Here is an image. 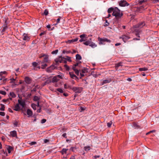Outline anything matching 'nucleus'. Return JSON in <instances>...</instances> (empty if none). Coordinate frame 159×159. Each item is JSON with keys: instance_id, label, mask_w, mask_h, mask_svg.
I'll use <instances>...</instances> for the list:
<instances>
[{"instance_id": "f257e3e1", "label": "nucleus", "mask_w": 159, "mask_h": 159, "mask_svg": "<svg viewBox=\"0 0 159 159\" xmlns=\"http://www.w3.org/2000/svg\"><path fill=\"white\" fill-rule=\"evenodd\" d=\"M48 55L45 54L43 53L41 54L39 56V58H41L43 57V59L40 61V63L41 64H43L41 65L42 68L44 69L47 66V63L50 62V60H49L48 58Z\"/></svg>"}, {"instance_id": "f03ea898", "label": "nucleus", "mask_w": 159, "mask_h": 159, "mask_svg": "<svg viewBox=\"0 0 159 159\" xmlns=\"http://www.w3.org/2000/svg\"><path fill=\"white\" fill-rule=\"evenodd\" d=\"M66 61H68L69 62L71 61L70 58L68 57H67V59L62 57L61 56L55 59V63L54 64L55 65L57 66L60 63H66Z\"/></svg>"}, {"instance_id": "7ed1b4c3", "label": "nucleus", "mask_w": 159, "mask_h": 159, "mask_svg": "<svg viewBox=\"0 0 159 159\" xmlns=\"http://www.w3.org/2000/svg\"><path fill=\"white\" fill-rule=\"evenodd\" d=\"M112 15L115 16L117 19H119L122 16L123 14L118 8L115 7Z\"/></svg>"}, {"instance_id": "20e7f679", "label": "nucleus", "mask_w": 159, "mask_h": 159, "mask_svg": "<svg viewBox=\"0 0 159 159\" xmlns=\"http://www.w3.org/2000/svg\"><path fill=\"white\" fill-rule=\"evenodd\" d=\"M22 38L23 40L26 42H28L31 39V36L30 34L24 33L22 35Z\"/></svg>"}, {"instance_id": "39448f33", "label": "nucleus", "mask_w": 159, "mask_h": 159, "mask_svg": "<svg viewBox=\"0 0 159 159\" xmlns=\"http://www.w3.org/2000/svg\"><path fill=\"white\" fill-rule=\"evenodd\" d=\"M72 90L76 93H80L83 90V88L81 87H74L72 88Z\"/></svg>"}, {"instance_id": "423d86ee", "label": "nucleus", "mask_w": 159, "mask_h": 159, "mask_svg": "<svg viewBox=\"0 0 159 159\" xmlns=\"http://www.w3.org/2000/svg\"><path fill=\"white\" fill-rule=\"evenodd\" d=\"M98 40L99 41V43L100 45L104 44L103 43L105 42H108V43H110L111 42V41L110 40H109L107 38L102 39V38H100L99 37L98 38Z\"/></svg>"}, {"instance_id": "0eeeda50", "label": "nucleus", "mask_w": 159, "mask_h": 159, "mask_svg": "<svg viewBox=\"0 0 159 159\" xmlns=\"http://www.w3.org/2000/svg\"><path fill=\"white\" fill-rule=\"evenodd\" d=\"M145 25V23L144 21H141L138 24L134 25V28H141Z\"/></svg>"}, {"instance_id": "6e6552de", "label": "nucleus", "mask_w": 159, "mask_h": 159, "mask_svg": "<svg viewBox=\"0 0 159 159\" xmlns=\"http://www.w3.org/2000/svg\"><path fill=\"white\" fill-rule=\"evenodd\" d=\"M18 104H19V105H20L22 108H25V101L22 100L21 98H20L18 100Z\"/></svg>"}, {"instance_id": "1a4fd4ad", "label": "nucleus", "mask_w": 159, "mask_h": 159, "mask_svg": "<svg viewBox=\"0 0 159 159\" xmlns=\"http://www.w3.org/2000/svg\"><path fill=\"white\" fill-rule=\"evenodd\" d=\"M87 35L85 34H83L80 35V37L81 38V39L79 40L80 42L85 41L87 40Z\"/></svg>"}, {"instance_id": "9d476101", "label": "nucleus", "mask_w": 159, "mask_h": 159, "mask_svg": "<svg viewBox=\"0 0 159 159\" xmlns=\"http://www.w3.org/2000/svg\"><path fill=\"white\" fill-rule=\"evenodd\" d=\"M119 5L121 7H125V6H128L129 4L125 1H121L119 2Z\"/></svg>"}, {"instance_id": "9b49d317", "label": "nucleus", "mask_w": 159, "mask_h": 159, "mask_svg": "<svg viewBox=\"0 0 159 159\" xmlns=\"http://www.w3.org/2000/svg\"><path fill=\"white\" fill-rule=\"evenodd\" d=\"M120 38L122 39L123 41L125 43L130 38V37L127 35H123Z\"/></svg>"}, {"instance_id": "f8f14e48", "label": "nucleus", "mask_w": 159, "mask_h": 159, "mask_svg": "<svg viewBox=\"0 0 159 159\" xmlns=\"http://www.w3.org/2000/svg\"><path fill=\"white\" fill-rule=\"evenodd\" d=\"M40 64V62H39L38 63L36 62H34L32 63V65L34 67V69H35L36 68H38L39 69L40 68V66H39Z\"/></svg>"}, {"instance_id": "ddd939ff", "label": "nucleus", "mask_w": 159, "mask_h": 159, "mask_svg": "<svg viewBox=\"0 0 159 159\" xmlns=\"http://www.w3.org/2000/svg\"><path fill=\"white\" fill-rule=\"evenodd\" d=\"M10 134L12 137L17 138V133L16 131L13 130L11 131Z\"/></svg>"}, {"instance_id": "4468645a", "label": "nucleus", "mask_w": 159, "mask_h": 159, "mask_svg": "<svg viewBox=\"0 0 159 159\" xmlns=\"http://www.w3.org/2000/svg\"><path fill=\"white\" fill-rule=\"evenodd\" d=\"M111 81V78H108L103 80L102 82V84L103 85L104 84L108 83H110Z\"/></svg>"}, {"instance_id": "2eb2a0df", "label": "nucleus", "mask_w": 159, "mask_h": 159, "mask_svg": "<svg viewBox=\"0 0 159 159\" xmlns=\"http://www.w3.org/2000/svg\"><path fill=\"white\" fill-rule=\"evenodd\" d=\"M14 110L16 111H19L20 110V108L19 104L17 103L16 104L14 107Z\"/></svg>"}, {"instance_id": "dca6fc26", "label": "nucleus", "mask_w": 159, "mask_h": 159, "mask_svg": "<svg viewBox=\"0 0 159 159\" xmlns=\"http://www.w3.org/2000/svg\"><path fill=\"white\" fill-rule=\"evenodd\" d=\"M69 74L70 75V77L71 78L75 79V80H76L77 79H78L77 76L75 75L74 74L73 72H69Z\"/></svg>"}, {"instance_id": "f3484780", "label": "nucleus", "mask_w": 159, "mask_h": 159, "mask_svg": "<svg viewBox=\"0 0 159 159\" xmlns=\"http://www.w3.org/2000/svg\"><path fill=\"white\" fill-rule=\"evenodd\" d=\"M61 76L60 75H58L53 78L52 82H57L59 80L58 78H60Z\"/></svg>"}, {"instance_id": "a211bd4d", "label": "nucleus", "mask_w": 159, "mask_h": 159, "mask_svg": "<svg viewBox=\"0 0 159 159\" xmlns=\"http://www.w3.org/2000/svg\"><path fill=\"white\" fill-rule=\"evenodd\" d=\"M25 81L27 84H30L31 82V80L29 77H25Z\"/></svg>"}, {"instance_id": "6ab92c4d", "label": "nucleus", "mask_w": 159, "mask_h": 159, "mask_svg": "<svg viewBox=\"0 0 159 159\" xmlns=\"http://www.w3.org/2000/svg\"><path fill=\"white\" fill-rule=\"evenodd\" d=\"M122 63H123L122 62H120L118 63L115 64V68L116 69V70H118L119 67L122 66Z\"/></svg>"}, {"instance_id": "aec40b11", "label": "nucleus", "mask_w": 159, "mask_h": 159, "mask_svg": "<svg viewBox=\"0 0 159 159\" xmlns=\"http://www.w3.org/2000/svg\"><path fill=\"white\" fill-rule=\"evenodd\" d=\"M144 10V7L143 6H142L138 7L137 9V11L138 12L141 13Z\"/></svg>"}, {"instance_id": "412c9836", "label": "nucleus", "mask_w": 159, "mask_h": 159, "mask_svg": "<svg viewBox=\"0 0 159 159\" xmlns=\"http://www.w3.org/2000/svg\"><path fill=\"white\" fill-rule=\"evenodd\" d=\"M92 41L91 39H90L88 40H86L85 42L83 43V44L86 45L88 46L90 45V43Z\"/></svg>"}, {"instance_id": "4be33fe9", "label": "nucleus", "mask_w": 159, "mask_h": 159, "mask_svg": "<svg viewBox=\"0 0 159 159\" xmlns=\"http://www.w3.org/2000/svg\"><path fill=\"white\" fill-rule=\"evenodd\" d=\"M78 40V38H76L75 39H72V40H68L67 41V42L69 43H71L77 41Z\"/></svg>"}, {"instance_id": "5701e85b", "label": "nucleus", "mask_w": 159, "mask_h": 159, "mask_svg": "<svg viewBox=\"0 0 159 159\" xmlns=\"http://www.w3.org/2000/svg\"><path fill=\"white\" fill-rule=\"evenodd\" d=\"M87 72V70L86 69H83L81 71V72L80 73V75L81 77H83L84 76V73L86 72Z\"/></svg>"}, {"instance_id": "b1692460", "label": "nucleus", "mask_w": 159, "mask_h": 159, "mask_svg": "<svg viewBox=\"0 0 159 159\" xmlns=\"http://www.w3.org/2000/svg\"><path fill=\"white\" fill-rule=\"evenodd\" d=\"M115 9V7H111L108 8L107 10V12L109 14H110L112 12L113 13L114 10Z\"/></svg>"}, {"instance_id": "393cba45", "label": "nucleus", "mask_w": 159, "mask_h": 159, "mask_svg": "<svg viewBox=\"0 0 159 159\" xmlns=\"http://www.w3.org/2000/svg\"><path fill=\"white\" fill-rule=\"evenodd\" d=\"M51 82L52 81L48 79L46 81L42 84V85L43 86H44L47 84L51 83Z\"/></svg>"}, {"instance_id": "a878e982", "label": "nucleus", "mask_w": 159, "mask_h": 159, "mask_svg": "<svg viewBox=\"0 0 159 159\" xmlns=\"http://www.w3.org/2000/svg\"><path fill=\"white\" fill-rule=\"evenodd\" d=\"M27 114L29 116H31L33 115V112L30 110L28 109L27 110Z\"/></svg>"}, {"instance_id": "bb28decb", "label": "nucleus", "mask_w": 159, "mask_h": 159, "mask_svg": "<svg viewBox=\"0 0 159 159\" xmlns=\"http://www.w3.org/2000/svg\"><path fill=\"white\" fill-rule=\"evenodd\" d=\"M72 69L75 71V74L78 76L79 75V71L78 70L76 69L75 67H72Z\"/></svg>"}, {"instance_id": "cd10ccee", "label": "nucleus", "mask_w": 159, "mask_h": 159, "mask_svg": "<svg viewBox=\"0 0 159 159\" xmlns=\"http://www.w3.org/2000/svg\"><path fill=\"white\" fill-rule=\"evenodd\" d=\"M68 150V149L66 148H63L61 151V152L62 154H66V152Z\"/></svg>"}, {"instance_id": "c85d7f7f", "label": "nucleus", "mask_w": 159, "mask_h": 159, "mask_svg": "<svg viewBox=\"0 0 159 159\" xmlns=\"http://www.w3.org/2000/svg\"><path fill=\"white\" fill-rule=\"evenodd\" d=\"M147 70H148V68L146 67L140 68H139V70L140 71H147Z\"/></svg>"}, {"instance_id": "c756f323", "label": "nucleus", "mask_w": 159, "mask_h": 159, "mask_svg": "<svg viewBox=\"0 0 159 159\" xmlns=\"http://www.w3.org/2000/svg\"><path fill=\"white\" fill-rule=\"evenodd\" d=\"M15 74L16 76L15 78L14 79L13 78H12L10 79V80L11 81V83H14L16 80V79L17 78V75L16 73H15Z\"/></svg>"}, {"instance_id": "7c9ffc66", "label": "nucleus", "mask_w": 159, "mask_h": 159, "mask_svg": "<svg viewBox=\"0 0 159 159\" xmlns=\"http://www.w3.org/2000/svg\"><path fill=\"white\" fill-rule=\"evenodd\" d=\"M3 27L2 29V31L4 32L6 31V30L7 29V24H4L3 25Z\"/></svg>"}, {"instance_id": "2f4dec72", "label": "nucleus", "mask_w": 159, "mask_h": 159, "mask_svg": "<svg viewBox=\"0 0 159 159\" xmlns=\"http://www.w3.org/2000/svg\"><path fill=\"white\" fill-rule=\"evenodd\" d=\"M89 46L93 48L96 47L97 46V45L91 41L90 44Z\"/></svg>"}, {"instance_id": "473e14b6", "label": "nucleus", "mask_w": 159, "mask_h": 159, "mask_svg": "<svg viewBox=\"0 0 159 159\" xmlns=\"http://www.w3.org/2000/svg\"><path fill=\"white\" fill-rule=\"evenodd\" d=\"M10 96L12 98H15L16 97L15 94L13 92H11L10 93Z\"/></svg>"}, {"instance_id": "72a5a7b5", "label": "nucleus", "mask_w": 159, "mask_h": 159, "mask_svg": "<svg viewBox=\"0 0 159 159\" xmlns=\"http://www.w3.org/2000/svg\"><path fill=\"white\" fill-rule=\"evenodd\" d=\"M76 60H80L81 59L82 57L80 55L77 54L76 55Z\"/></svg>"}, {"instance_id": "f704fd0d", "label": "nucleus", "mask_w": 159, "mask_h": 159, "mask_svg": "<svg viewBox=\"0 0 159 159\" xmlns=\"http://www.w3.org/2000/svg\"><path fill=\"white\" fill-rule=\"evenodd\" d=\"M48 76L45 75H43L41 77V80H46L47 79H48Z\"/></svg>"}, {"instance_id": "c9c22d12", "label": "nucleus", "mask_w": 159, "mask_h": 159, "mask_svg": "<svg viewBox=\"0 0 159 159\" xmlns=\"http://www.w3.org/2000/svg\"><path fill=\"white\" fill-rule=\"evenodd\" d=\"M56 67L54 65H52L48 69V70H53Z\"/></svg>"}, {"instance_id": "e433bc0d", "label": "nucleus", "mask_w": 159, "mask_h": 159, "mask_svg": "<svg viewBox=\"0 0 159 159\" xmlns=\"http://www.w3.org/2000/svg\"><path fill=\"white\" fill-rule=\"evenodd\" d=\"M84 149L85 151H88L90 149V147L89 146H85L84 147Z\"/></svg>"}, {"instance_id": "4c0bfd02", "label": "nucleus", "mask_w": 159, "mask_h": 159, "mask_svg": "<svg viewBox=\"0 0 159 159\" xmlns=\"http://www.w3.org/2000/svg\"><path fill=\"white\" fill-rule=\"evenodd\" d=\"M0 105L1 106V107L0 108V110L1 111H3L5 110V106L3 104H1Z\"/></svg>"}, {"instance_id": "58836bf2", "label": "nucleus", "mask_w": 159, "mask_h": 159, "mask_svg": "<svg viewBox=\"0 0 159 159\" xmlns=\"http://www.w3.org/2000/svg\"><path fill=\"white\" fill-rule=\"evenodd\" d=\"M37 105L36 104L33 103L31 104V107L34 110H36V109Z\"/></svg>"}, {"instance_id": "ea45409f", "label": "nucleus", "mask_w": 159, "mask_h": 159, "mask_svg": "<svg viewBox=\"0 0 159 159\" xmlns=\"http://www.w3.org/2000/svg\"><path fill=\"white\" fill-rule=\"evenodd\" d=\"M12 149L11 147L9 146L7 149L8 152L9 153H10L11 152V150Z\"/></svg>"}, {"instance_id": "a19ab883", "label": "nucleus", "mask_w": 159, "mask_h": 159, "mask_svg": "<svg viewBox=\"0 0 159 159\" xmlns=\"http://www.w3.org/2000/svg\"><path fill=\"white\" fill-rule=\"evenodd\" d=\"M112 122L111 121H110V122L107 123V125L108 127H110L112 124Z\"/></svg>"}, {"instance_id": "79ce46f5", "label": "nucleus", "mask_w": 159, "mask_h": 159, "mask_svg": "<svg viewBox=\"0 0 159 159\" xmlns=\"http://www.w3.org/2000/svg\"><path fill=\"white\" fill-rule=\"evenodd\" d=\"M19 122L17 121H15L14 123L13 124L15 127H16L17 126Z\"/></svg>"}, {"instance_id": "37998d69", "label": "nucleus", "mask_w": 159, "mask_h": 159, "mask_svg": "<svg viewBox=\"0 0 159 159\" xmlns=\"http://www.w3.org/2000/svg\"><path fill=\"white\" fill-rule=\"evenodd\" d=\"M0 94L3 95H5L6 94V93L4 91L0 90Z\"/></svg>"}, {"instance_id": "c03bdc74", "label": "nucleus", "mask_w": 159, "mask_h": 159, "mask_svg": "<svg viewBox=\"0 0 159 159\" xmlns=\"http://www.w3.org/2000/svg\"><path fill=\"white\" fill-rule=\"evenodd\" d=\"M64 67L67 70H70V67L67 65L65 64L64 65Z\"/></svg>"}, {"instance_id": "a18cd8bd", "label": "nucleus", "mask_w": 159, "mask_h": 159, "mask_svg": "<svg viewBox=\"0 0 159 159\" xmlns=\"http://www.w3.org/2000/svg\"><path fill=\"white\" fill-rule=\"evenodd\" d=\"M58 52V50L57 49L55 51H53L51 53L52 54H56Z\"/></svg>"}, {"instance_id": "49530a36", "label": "nucleus", "mask_w": 159, "mask_h": 159, "mask_svg": "<svg viewBox=\"0 0 159 159\" xmlns=\"http://www.w3.org/2000/svg\"><path fill=\"white\" fill-rule=\"evenodd\" d=\"M7 72L5 71H2L0 72V76H2L3 74H6Z\"/></svg>"}, {"instance_id": "de8ad7c7", "label": "nucleus", "mask_w": 159, "mask_h": 159, "mask_svg": "<svg viewBox=\"0 0 159 159\" xmlns=\"http://www.w3.org/2000/svg\"><path fill=\"white\" fill-rule=\"evenodd\" d=\"M57 90L60 93H63V90L61 89L58 88L57 89Z\"/></svg>"}, {"instance_id": "09e8293b", "label": "nucleus", "mask_w": 159, "mask_h": 159, "mask_svg": "<svg viewBox=\"0 0 159 159\" xmlns=\"http://www.w3.org/2000/svg\"><path fill=\"white\" fill-rule=\"evenodd\" d=\"M139 33H140V31H136V33H135L136 35L139 38L140 37V36H139Z\"/></svg>"}, {"instance_id": "8fccbe9b", "label": "nucleus", "mask_w": 159, "mask_h": 159, "mask_svg": "<svg viewBox=\"0 0 159 159\" xmlns=\"http://www.w3.org/2000/svg\"><path fill=\"white\" fill-rule=\"evenodd\" d=\"M76 149V148L74 147H71L70 148V150L72 152H75V150Z\"/></svg>"}, {"instance_id": "3c124183", "label": "nucleus", "mask_w": 159, "mask_h": 159, "mask_svg": "<svg viewBox=\"0 0 159 159\" xmlns=\"http://www.w3.org/2000/svg\"><path fill=\"white\" fill-rule=\"evenodd\" d=\"M109 25V23L107 22V21L106 20L105 24L104 25V26H107Z\"/></svg>"}, {"instance_id": "603ef678", "label": "nucleus", "mask_w": 159, "mask_h": 159, "mask_svg": "<svg viewBox=\"0 0 159 159\" xmlns=\"http://www.w3.org/2000/svg\"><path fill=\"white\" fill-rule=\"evenodd\" d=\"M155 132V130H152V131H150L149 132H148L146 134V135H147L148 134H150L151 133H153V132Z\"/></svg>"}, {"instance_id": "864d4df0", "label": "nucleus", "mask_w": 159, "mask_h": 159, "mask_svg": "<svg viewBox=\"0 0 159 159\" xmlns=\"http://www.w3.org/2000/svg\"><path fill=\"white\" fill-rule=\"evenodd\" d=\"M48 13V11L46 9L45 10L44 12V14L45 15H47Z\"/></svg>"}, {"instance_id": "5fc2aeb1", "label": "nucleus", "mask_w": 159, "mask_h": 159, "mask_svg": "<svg viewBox=\"0 0 159 159\" xmlns=\"http://www.w3.org/2000/svg\"><path fill=\"white\" fill-rule=\"evenodd\" d=\"M5 113L4 112H0V115L2 116H5Z\"/></svg>"}, {"instance_id": "6e6d98bb", "label": "nucleus", "mask_w": 159, "mask_h": 159, "mask_svg": "<svg viewBox=\"0 0 159 159\" xmlns=\"http://www.w3.org/2000/svg\"><path fill=\"white\" fill-rule=\"evenodd\" d=\"M60 17L57 20V23L56 24V25H57L58 24L60 23Z\"/></svg>"}, {"instance_id": "4d7b16f0", "label": "nucleus", "mask_w": 159, "mask_h": 159, "mask_svg": "<svg viewBox=\"0 0 159 159\" xmlns=\"http://www.w3.org/2000/svg\"><path fill=\"white\" fill-rule=\"evenodd\" d=\"M46 120L45 119H43L41 120V123H43L46 122Z\"/></svg>"}, {"instance_id": "13d9d810", "label": "nucleus", "mask_w": 159, "mask_h": 159, "mask_svg": "<svg viewBox=\"0 0 159 159\" xmlns=\"http://www.w3.org/2000/svg\"><path fill=\"white\" fill-rule=\"evenodd\" d=\"M46 33V32L45 31H44V32H43L41 33L39 35H40V36H42L43 35L45 34Z\"/></svg>"}, {"instance_id": "bf43d9fd", "label": "nucleus", "mask_w": 159, "mask_h": 159, "mask_svg": "<svg viewBox=\"0 0 159 159\" xmlns=\"http://www.w3.org/2000/svg\"><path fill=\"white\" fill-rule=\"evenodd\" d=\"M38 99L39 98L38 97L35 96L34 97V100L37 101L38 100Z\"/></svg>"}, {"instance_id": "052dcab7", "label": "nucleus", "mask_w": 159, "mask_h": 159, "mask_svg": "<svg viewBox=\"0 0 159 159\" xmlns=\"http://www.w3.org/2000/svg\"><path fill=\"white\" fill-rule=\"evenodd\" d=\"M79 64V63H78L75 64L73 65V67L74 66L76 68V67L78 66Z\"/></svg>"}, {"instance_id": "680f3d73", "label": "nucleus", "mask_w": 159, "mask_h": 159, "mask_svg": "<svg viewBox=\"0 0 159 159\" xmlns=\"http://www.w3.org/2000/svg\"><path fill=\"white\" fill-rule=\"evenodd\" d=\"M1 139H2V140L3 141H5L6 139L5 137L3 136L2 137Z\"/></svg>"}, {"instance_id": "e2e57ef3", "label": "nucleus", "mask_w": 159, "mask_h": 159, "mask_svg": "<svg viewBox=\"0 0 159 159\" xmlns=\"http://www.w3.org/2000/svg\"><path fill=\"white\" fill-rule=\"evenodd\" d=\"M36 143V142H32L30 143V144L31 145H33L35 144Z\"/></svg>"}, {"instance_id": "0e129e2a", "label": "nucleus", "mask_w": 159, "mask_h": 159, "mask_svg": "<svg viewBox=\"0 0 159 159\" xmlns=\"http://www.w3.org/2000/svg\"><path fill=\"white\" fill-rule=\"evenodd\" d=\"M62 136L66 138V133H64L62 134Z\"/></svg>"}, {"instance_id": "69168bd1", "label": "nucleus", "mask_w": 159, "mask_h": 159, "mask_svg": "<svg viewBox=\"0 0 159 159\" xmlns=\"http://www.w3.org/2000/svg\"><path fill=\"white\" fill-rule=\"evenodd\" d=\"M44 142L45 143H46L49 142V140L47 139H44Z\"/></svg>"}, {"instance_id": "338daca9", "label": "nucleus", "mask_w": 159, "mask_h": 159, "mask_svg": "<svg viewBox=\"0 0 159 159\" xmlns=\"http://www.w3.org/2000/svg\"><path fill=\"white\" fill-rule=\"evenodd\" d=\"M80 109L81 110V111H83L85 110V109L83 107H80Z\"/></svg>"}, {"instance_id": "774afa93", "label": "nucleus", "mask_w": 159, "mask_h": 159, "mask_svg": "<svg viewBox=\"0 0 159 159\" xmlns=\"http://www.w3.org/2000/svg\"><path fill=\"white\" fill-rule=\"evenodd\" d=\"M8 111L10 112H11V113H13V111L12 110L11 108H9L8 109Z\"/></svg>"}]
</instances>
